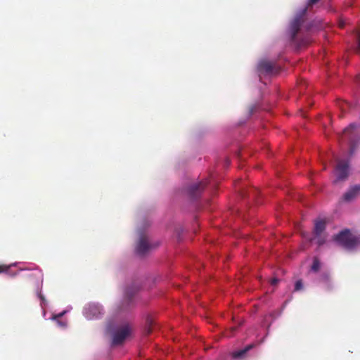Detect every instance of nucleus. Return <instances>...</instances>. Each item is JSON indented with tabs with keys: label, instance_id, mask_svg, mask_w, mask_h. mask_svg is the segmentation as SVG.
I'll use <instances>...</instances> for the list:
<instances>
[{
	"label": "nucleus",
	"instance_id": "423d86ee",
	"mask_svg": "<svg viewBox=\"0 0 360 360\" xmlns=\"http://www.w3.org/2000/svg\"><path fill=\"white\" fill-rule=\"evenodd\" d=\"M102 307L98 304H89L84 308V315L88 319L98 318L102 313Z\"/></svg>",
	"mask_w": 360,
	"mask_h": 360
},
{
	"label": "nucleus",
	"instance_id": "f257e3e1",
	"mask_svg": "<svg viewBox=\"0 0 360 360\" xmlns=\"http://www.w3.org/2000/svg\"><path fill=\"white\" fill-rule=\"evenodd\" d=\"M319 1V0H309L307 6L295 15L290 23L288 28L289 39L292 43L298 47L306 46L310 41L307 37H301L300 36V27L304 22L307 8Z\"/></svg>",
	"mask_w": 360,
	"mask_h": 360
},
{
	"label": "nucleus",
	"instance_id": "f3484780",
	"mask_svg": "<svg viewBox=\"0 0 360 360\" xmlns=\"http://www.w3.org/2000/svg\"><path fill=\"white\" fill-rule=\"evenodd\" d=\"M322 280L328 283H330V277L327 274H324L323 275H322Z\"/></svg>",
	"mask_w": 360,
	"mask_h": 360
},
{
	"label": "nucleus",
	"instance_id": "2eb2a0df",
	"mask_svg": "<svg viewBox=\"0 0 360 360\" xmlns=\"http://www.w3.org/2000/svg\"><path fill=\"white\" fill-rule=\"evenodd\" d=\"M10 266L6 264H0V274L7 272Z\"/></svg>",
	"mask_w": 360,
	"mask_h": 360
},
{
	"label": "nucleus",
	"instance_id": "20e7f679",
	"mask_svg": "<svg viewBox=\"0 0 360 360\" xmlns=\"http://www.w3.org/2000/svg\"><path fill=\"white\" fill-rule=\"evenodd\" d=\"M257 70L260 75H271L278 72L275 63L267 60H261L257 65Z\"/></svg>",
	"mask_w": 360,
	"mask_h": 360
},
{
	"label": "nucleus",
	"instance_id": "aec40b11",
	"mask_svg": "<svg viewBox=\"0 0 360 360\" xmlns=\"http://www.w3.org/2000/svg\"><path fill=\"white\" fill-rule=\"evenodd\" d=\"M323 243H324L323 240L319 239L318 240V243H319V245H322Z\"/></svg>",
	"mask_w": 360,
	"mask_h": 360
},
{
	"label": "nucleus",
	"instance_id": "1a4fd4ad",
	"mask_svg": "<svg viewBox=\"0 0 360 360\" xmlns=\"http://www.w3.org/2000/svg\"><path fill=\"white\" fill-rule=\"evenodd\" d=\"M150 248L151 245L148 243L147 238L145 236H141L138 241L136 248L137 253L143 255Z\"/></svg>",
	"mask_w": 360,
	"mask_h": 360
},
{
	"label": "nucleus",
	"instance_id": "6ab92c4d",
	"mask_svg": "<svg viewBox=\"0 0 360 360\" xmlns=\"http://www.w3.org/2000/svg\"><path fill=\"white\" fill-rule=\"evenodd\" d=\"M279 280L276 278H274L271 281V284L273 285H276L278 283Z\"/></svg>",
	"mask_w": 360,
	"mask_h": 360
},
{
	"label": "nucleus",
	"instance_id": "6e6552de",
	"mask_svg": "<svg viewBox=\"0 0 360 360\" xmlns=\"http://www.w3.org/2000/svg\"><path fill=\"white\" fill-rule=\"evenodd\" d=\"M207 185L206 181L194 183L188 188V194L193 199L198 198Z\"/></svg>",
	"mask_w": 360,
	"mask_h": 360
},
{
	"label": "nucleus",
	"instance_id": "a211bd4d",
	"mask_svg": "<svg viewBox=\"0 0 360 360\" xmlns=\"http://www.w3.org/2000/svg\"><path fill=\"white\" fill-rule=\"evenodd\" d=\"M356 52L360 53V33L358 35V45L356 47Z\"/></svg>",
	"mask_w": 360,
	"mask_h": 360
},
{
	"label": "nucleus",
	"instance_id": "4468645a",
	"mask_svg": "<svg viewBox=\"0 0 360 360\" xmlns=\"http://www.w3.org/2000/svg\"><path fill=\"white\" fill-rule=\"evenodd\" d=\"M303 289V283L302 280H298L295 284V291H299Z\"/></svg>",
	"mask_w": 360,
	"mask_h": 360
},
{
	"label": "nucleus",
	"instance_id": "9d476101",
	"mask_svg": "<svg viewBox=\"0 0 360 360\" xmlns=\"http://www.w3.org/2000/svg\"><path fill=\"white\" fill-rule=\"evenodd\" d=\"M360 193V186L355 185L346 192L343 198L345 201H350L354 199Z\"/></svg>",
	"mask_w": 360,
	"mask_h": 360
},
{
	"label": "nucleus",
	"instance_id": "9b49d317",
	"mask_svg": "<svg viewBox=\"0 0 360 360\" xmlns=\"http://www.w3.org/2000/svg\"><path fill=\"white\" fill-rule=\"evenodd\" d=\"M326 223L323 219L315 221L314 233L316 236H320L323 231L326 229Z\"/></svg>",
	"mask_w": 360,
	"mask_h": 360
},
{
	"label": "nucleus",
	"instance_id": "f8f14e48",
	"mask_svg": "<svg viewBox=\"0 0 360 360\" xmlns=\"http://www.w3.org/2000/svg\"><path fill=\"white\" fill-rule=\"evenodd\" d=\"M255 347V345L254 344H250V345H248V346H246L244 349H240V350H238V351H236V352H234L233 354H232V356L234 358V359H238V358H242L245 356V354L248 352L250 351L251 349H252L253 347Z\"/></svg>",
	"mask_w": 360,
	"mask_h": 360
},
{
	"label": "nucleus",
	"instance_id": "412c9836",
	"mask_svg": "<svg viewBox=\"0 0 360 360\" xmlns=\"http://www.w3.org/2000/svg\"><path fill=\"white\" fill-rule=\"evenodd\" d=\"M62 315H63V314H60L57 315L56 316H55L54 318L60 317Z\"/></svg>",
	"mask_w": 360,
	"mask_h": 360
},
{
	"label": "nucleus",
	"instance_id": "39448f33",
	"mask_svg": "<svg viewBox=\"0 0 360 360\" xmlns=\"http://www.w3.org/2000/svg\"><path fill=\"white\" fill-rule=\"evenodd\" d=\"M336 179L335 183L338 181H345L349 174V164L345 160H338L335 167Z\"/></svg>",
	"mask_w": 360,
	"mask_h": 360
},
{
	"label": "nucleus",
	"instance_id": "dca6fc26",
	"mask_svg": "<svg viewBox=\"0 0 360 360\" xmlns=\"http://www.w3.org/2000/svg\"><path fill=\"white\" fill-rule=\"evenodd\" d=\"M139 289V288H136V289L133 291H131L129 288H127L126 290V295L128 296V297H131L134 293H135L136 291H137Z\"/></svg>",
	"mask_w": 360,
	"mask_h": 360
},
{
	"label": "nucleus",
	"instance_id": "0eeeda50",
	"mask_svg": "<svg viewBox=\"0 0 360 360\" xmlns=\"http://www.w3.org/2000/svg\"><path fill=\"white\" fill-rule=\"evenodd\" d=\"M130 333V328L128 325H125L118 329L113 335L112 344L120 345L123 342L126 338Z\"/></svg>",
	"mask_w": 360,
	"mask_h": 360
},
{
	"label": "nucleus",
	"instance_id": "ddd939ff",
	"mask_svg": "<svg viewBox=\"0 0 360 360\" xmlns=\"http://www.w3.org/2000/svg\"><path fill=\"white\" fill-rule=\"evenodd\" d=\"M321 264L319 260L317 258H314L313 260V263L311 265V270L314 272L318 271L320 269Z\"/></svg>",
	"mask_w": 360,
	"mask_h": 360
},
{
	"label": "nucleus",
	"instance_id": "f03ea898",
	"mask_svg": "<svg viewBox=\"0 0 360 360\" xmlns=\"http://www.w3.org/2000/svg\"><path fill=\"white\" fill-rule=\"evenodd\" d=\"M334 240L346 249H353L360 243V238L345 229L334 236Z\"/></svg>",
	"mask_w": 360,
	"mask_h": 360
},
{
	"label": "nucleus",
	"instance_id": "7ed1b4c3",
	"mask_svg": "<svg viewBox=\"0 0 360 360\" xmlns=\"http://www.w3.org/2000/svg\"><path fill=\"white\" fill-rule=\"evenodd\" d=\"M344 137L349 140V155H352L360 141V138L356 132V125L355 124H351L345 129L342 139Z\"/></svg>",
	"mask_w": 360,
	"mask_h": 360
}]
</instances>
